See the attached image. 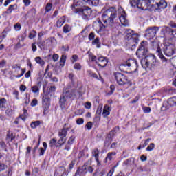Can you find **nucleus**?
<instances>
[{
	"label": "nucleus",
	"instance_id": "obj_1",
	"mask_svg": "<svg viewBox=\"0 0 176 176\" xmlns=\"http://www.w3.org/2000/svg\"><path fill=\"white\" fill-rule=\"evenodd\" d=\"M118 16V11L116 7H111L103 12L102 14V22L98 19L93 23V28L96 31V32H101L102 31H109L112 30L113 38H116L119 36V30L116 29L115 25V19Z\"/></svg>",
	"mask_w": 176,
	"mask_h": 176
},
{
	"label": "nucleus",
	"instance_id": "obj_2",
	"mask_svg": "<svg viewBox=\"0 0 176 176\" xmlns=\"http://www.w3.org/2000/svg\"><path fill=\"white\" fill-rule=\"evenodd\" d=\"M136 55L138 57L145 58L141 60V65L145 69L149 68V65L153 68H159L160 62L156 59V56L152 54H148V48L146 47V42L142 41L136 52Z\"/></svg>",
	"mask_w": 176,
	"mask_h": 176
},
{
	"label": "nucleus",
	"instance_id": "obj_3",
	"mask_svg": "<svg viewBox=\"0 0 176 176\" xmlns=\"http://www.w3.org/2000/svg\"><path fill=\"white\" fill-rule=\"evenodd\" d=\"M166 8H167V2L164 0H138V9L141 10H148V9L159 10Z\"/></svg>",
	"mask_w": 176,
	"mask_h": 176
},
{
	"label": "nucleus",
	"instance_id": "obj_4",
	"mask_svg": "<svg viewBox=\"0 0 176 176\" xmlns=\"http://www.w3.org/2000/svg\"><path fill=\"white\" fill-rule=\"evenodd\" d=\"M78 96V90L65 88L60 98V107L62 109L66 108L68 102Z\"/></svg>",
	"mask_w": 176,
	"mask_h": 176
},
{
	"label": "nucleus",
	"instance_id": "obj_5",
	"mask_svg": "<svg viewBox=\"0 0 176 176\" xmlns=\"http://www.w3.org/2000/svg\"><path fill=\"white\" fill-rule=\"evenodd\" d=\"M79 3L74 0L73 5L71 6L73 13L80 14L84 20H89L91 15V8L87 6L79 8Z\"/></svg>",
	"mask_w": 176,
	"mask_h": 176
},
{
	"label": "nucleus",
	"instance_id": "obj_6",
	"mask_svg": "<svg viewBox=\"0 0 176 176\" xmlns=\"http://www.w3.org/2000/svg\"><path fill=\"white\" fill-rule=\"evenodd\" d=\"M125 39L126 43L130 45V46H135L140 39L138 38V34L134 33L131 30H127L125 32Z\"/></svg>",
	"mask_w": 176,
	"mask_h": 176
},
{
	"label": "nucleus",
	"instance_id": "obj_7",
	"mask_svg": "<svg viewBox=\"0 0 176 176\" xmlns=\"http://www.w3.org/2000/svg\"><path fill=\"white\" fill-rule=\"evenodd\" d=\"M114 76L117 83L120 86L129 84V79L124 74L122 73H116L114 74Z\"/></svg>",
	"mask_w": 176,
	"mask_h": 176
},
{
	"label": "nucleus",
	"instance_id": "obj_8",
	"mask_svg": "<svg viewBox=\"0 0 176 176\" xmlns=\"http://www.w3.org/2000/svg\"><path fill=\"white\" fill-rule=\"evenodd\" d=\"M159 30H160V28L157 26L148 28L146 30V38L148 40L153 39L155 36H156V34L157 33V31H159Z\"/></svg>",
	"mask_w": 176,
	"mask_h": 176
},
{
	"label": "nucleus",
	"instance_id": "obj_9",
	"mask_svg": "<svg viewBox=\"0 0 176 176\" xmlns=\"http://www.w3.org/2000/svg\"><path fill=\"white\" fill-rule=\"evenodd\" d=\"M123 65L129 68L133 72H137L138 69V62L135 59H128Z\"/></svg>",
	"mask_w": 176,
	"mask_h": 176
},
{
	"label": "nucleus",
	"instance_id": "obj_10",
	"mask_svg": "<svg viewBox=\"0 0 176 176\" xmlns=\"http://www.w3.org/2000/svg\"><path fill=\"white\" fill-rule=\"evenodd\" d=\"M164 53L165 56H167L168 57H171L172 56H174V54H176L175 46L173 44L167 45L164 49Z\"/></svg>",
	"mask_w": 176,
	"mask_h": 176
},
{
	"label": "nucleus",
	"instance_id": "obj_11",
	"mask_svg": "<svg viewBox=\"0 0 176 176\" xmlns=\"http://www.w3.org/2000/svg\"><path fill=\"white\" fill-rule=\"evenodd\" d=\"M116 134V131L112 130L109 132V133L107 135L104 141V146H109L111 145V142L113 140V137H115V135Z\"/></svg>",
	"mask_w": 176,
	"mask_h": 176
},
{
	"label": "nucleus",
	"instance_id": "obj_12",
	"mask_svg": "<svg viewBox=\"0 0 176 176\" xmlns=\"http://www.w3.org/2000/svg\"><path fill=\"white\" fill-rule=\"evenodd\" d=\"M162 30L166 32V35L170 36V39H173V38L176 39V29L173 30L168 26H164Z\"/></svg>",
	"mask_w": 176,
	"mask_h": 176
},
{
	"label": "nucleus",
	"instance_id": "obj_13",
	"mask_svg": "<svg viewBox=\"0 0 176 176\" xmlns=\"http://www.w3.org/2000/svg\"><path fill=\"white\" fill-rule=\"evenodd\" d=\"M96 64H98V67H102V68H105L107 67V64H108V59L105 57H100L98 60H96Z\"/></svg>",
	"mask_w": 176,
	"mask_h": 176
},
{
	"label": "nucleus",
	"instance_id": "obj_14",
	"mask_svg": "<svg viewBox=\"0 0 176 176\" xmlns=\"http://www.w3.org/2000/svg\"><path fill=\"white\" fill-rule=\"evenodd\" d=\"M122 12L123 14L119 16V20L121 24H122V25H124L126 27L129 25V21H127V19L126 18V12H124V11H122Z\"/></svg>",
	"mask_w": 176,
	"mask_h": 176
},
{
	"label": "nucleus",
	"instance_id": "obj_15",
	"mask_svg": "<svg viewBox=\"0 0 176 176\" xmlns=\"http://www.w3.org/2000/svg\"><path fill=\"white\" fill-rule=\"evenodd\" d=\"M8 108V100L5 99V98H2L0 99V109L1 111H6Z\"/></svg>",
	"mask_w": 176,
	"mask_h": 176
},
{
	"label": "nucleus",
	"instance_id": "obj_16",
	"mask_svg": "<svg viewBox=\"0 0 176 176\" xmlns=\"http://www.w3.org/2000/svg\"><path fill=\"white\" fill-rule=\"evenodd\" d=\"M19 10V6L17 4L10 5L9 8L7 9L6 13L7 14H12V12H14V10Z\"/></svg>",
	"mask_w": 176,
	"mask_h": 176
},
{
	"label": "nucleus",
	"instance_id": "obj_17",
	"mask_svg": "<svg viewBox=\"0 0 176 176\" xmlns=\"http://www.w3.org/2000/svg\"><path fill=\"white\" fill-rule=\"evenodd\" d=\"M92 156L95 157L96 162H97L98 164H100V160L98 157H100V150L98 148H94L92 151Z\"/></svg>",
	"mask_w": 176,
	"mask_h": 176
},
{
	"label": "nucleus",
	"instance_id": "obj_18",
	"mask_svg": "<svg viewBox=\"0 0 176 176\" xmlns=\"http://www.w3.org/2000/svg\"><path fill=\"white\" fill-rule=\"evenodd\" d=\"M87 174V170H85V168L82 166L81 168H78L74 176H85Z\"/></svg>",
	"mask_w": 176,
	"mask_h": 176
},
{
	"label": "nucleus",
	"instance_id": "obj_19",
	"mask_svg": "<svg viewBox=\"0 0 176 176\" xmlns=\"http://www.w3.org/2000/svg\"><path fill=\"white\" fill-rule=\"evenodd\" d=\"M102 115L104 118H107V116H109V115H111V107L108 106V104L104 106Z\"/></svg>",
	"mask_w": 176,
	"mask_h": 176
},
{
	"label": "nucleus",
	"instance_id": "obj_20",
	"mask_svg": "<svg viewBox=\"0 0 176 176\" xmlns=\"http://www.w3.org/2000/svg\"><path fill=\"white\" fill-rule=\"evenodd\" d=\"M54 42H56V38L54 37H50L49 38H47L45 40V47L47 49V47H50V46H52V45H53V43H54Z\"/></svg>",
	"mask_w": 176,
	"mask_h": 176
},
{
	"label": "nucleus",
	"instance_id": "obj_21",
	"mask_svg": "<svg viewBox=\"0 0 176 176\" xmlns=\"http://www.w3.org/2000/svg\"><path fill=\"white\" fill-rule=\"evenodd\" d=\"M68 130H69V128H63L58 132V137H62L65 138L67 137V134H68Z\"/></svg>",
	"mask_w": 176,
	"mask_h": 176
},
{
	"label": "nucleus",
	"instance_id": "obj_22",
	"mask_svg": "<svg viewBox=\"0 0 176 176\" xmlns=\"http://www.w3.org/2000/svg\"><path fill=\"white\" fill-rule=\"evenodd\" d=\"M157 53L159 58L162 60V63H167V58L164 57V55H163V52H162V50L159 47L157 49Z\"/></svg>",
	"mask_w": 176,
	"mask_h": 176
},
{
	"label": "nucleus",
	"instance_id": "obj_23",
	"mask_svg": "<svg viewBox=\"0 0 176 176\" xmlns=\"http://www.w3.org/2000/svg\"><path fill=\"white\" fill-rule=\"evenodd\" d=\"M65 142H67V138L60 137L56 142V148H60V146H63V145L65 144Z\"/></svg>",
	"mask_w": 176,
	"mask_h": 176
},
{
	"label": "nucleus",
	"instance_id": "obj_24",
	"mask_svg": "<svg viewBox=\"0 0 176 176\" xmlns=\"http://www.w3.org/2000/svg\"><path fill=\"white\" fill-rule=\"evenodd\" d=\"M37 45L41 50H45V49H47L46 48V43H45L44 41H42L41 38H38Z\"/></svg>",
	"mask_w": 176,
	"mask_h": 176
},
{
	"label": "nucleus",
	"instance_id": "obj_25",
	"mask_svg": "<svg viewBox=\"0 0 176 176\" xmlns=\"http://www.w3.org/2000/svg\"><path fill=\"white\" fill-rule=\"evenodd\" d=\"M113 156H116V152L109 153L104 160V162L107 163V162H111V160H112Z\"/></svg>",
	"mask_w": 176,
	"mask_h": 176
},
{
	"label": "nucleus",
	"instance_id": "obj_26",
	"mask_svg": "<svg viewBox=\"0 0 176 176\" xmlns=\"http://www.w3.org/2000/svg\"><path fill=\"white\" fill-rule=\"evenodd\" d=\"M64 23H65V18H64V16H62L61 18H60L57 22H56V26L60 28L61 27H63V25L64 24Z\"/></svg>",
	"mask_w": 176,
	"mask_h": 176
},
{
	"label": "nucleus",
	"instance_id": "obj_27",
	"mask_svg": "<svg viewBox=\"0 0 176 176\" xmlns=\"http://www.w3.org/2000/svg\"><path fill=\"white\" fill-rule=\"evenodd\" d=\"M14 138H16V136L13 135V133L8 132L6 138L8 142H12Z\"/></svg>",
	"mask_w": 176,
	"mask_h": 176
},
{
	"label": "nucleus",
	"instance_id": "obj_28",
	"mask_svg": "<svg viewBox=\"0 0 176 176\" xmlns=\"http://www.w3.org/2000/svg\"><path fill=\"white\" fill-rule=\"evenodd\" d=\"M72 30V27H71V25L66 24L64 25L63 27V32H65V34H68V32H71Z\"/></svg>",
	"mask_w": 176,
	"mask_h": 176
},
{
	"label": "nucleus",
	"instance_id": "obj_29",
	"mask_svg": "<svg viewBox=\"0 0 176 176\" xmlns=\"http://www.w3.org/2000/svg\"><path fill=\"white\" fill-rule=\"evenodd\" d=\"M35 61L37 64H39L41 66L45 65V60L41 58V56H37L35 58Z\"/></svg>",
	"mask_w": 176,
	"mask_h": 176
},
{
	"label": "nucleus",
	"instance_id": "obj_30",
	"mask_svg": "<svg viewBox=\"0 0 176 176\" xmlns=\"http://www.w3.org/2000/svg\"><path fill=\"white\" fill-rule=\"evenodd\" d=\"M92 45H96V47H101V43H100V38L97 37L92 41Z\"/></svg>",
	"mask_w": 176,
	"mask_h": 176
},
{
	"label": "nucleus",
	"instance_id": "obj_31",
	"mask_svg": "<svg viewBox=\"0 0 176 176\" xmlns=\"http://www.w3.org/2000/svg\"><path fill=\"white\" fill-rule=\"evenodd\" d=\"M84 170L87 171V173H90L91 174L94 171V168L90 166L84 165Z\"/></svg>",
	"mask_w": 176,
	"mask_h": 176
},
{
	"label": "nucleus",
	"instance_id": "obj_32",
	"mask_svg": "<svg viewBox=\"0 0 176 176\" xmlns=\"http://www.w3.org/2000/svg\"><path fill=\"white\" fill-rule=\"evenodd\" d=\"M99 2H100V0H89L88 1V3L90 6H98Z\"/></svg>",
	"mask_w": 176,
	"mask_h": 176
},
{
	"label": "nucleus",
	"instance_id": "obj_33",
	"mask_svg": "<svg viewBox=\"0 0 176 176\" xmlns=\"http://www.w3.org/2000/svg\"><path fill=\"white\" fill-rule=\"evenodd\" d=\"M54 146L57 147V140L53 138L50 140L49 146L53 148Z\"/></svg>",
	"mask_w": 176,
	"mask_h": 176
},
{
	"label": "nucleus",
	"instance_id": "obj_34",
	"mask_svg": "<svg viewBox=\"0 0 176 176\" xmlns=\"http://www.w3.org/2000/svg\"><path fill=\"white\" fill-rule=\"evenodd\" d=\"M32 91L34 93V94H39V86L34 85L32 87Z\"/></svg>",
	"mask_w": 176,
	"mask_h": 176
},
{
	"label": "nucleus",
	"instance_id": "obj_35",
	"mask_svg": "<svg viewBox=\"0 0 176 176\" xmlns=\"http://www.w3.org/2000/svg\"><path fill=\"white\" fill-rule=\"evenodd\" d=\"M87 74L89 76H91V78H94L95 79H98V76L97 75V74L91 72V70H88Z\"/></svg>",
	"mask_w": 176,
	"mask_h": 176
},
{
	"label": "nucleus",
	"instance_id": "obj_36",
	"mask_svg": "<svg viewBox=\"0 0 176 176\" xmlns=\"http://www.w3.org/2000/svg\"><path fill=\"white\" fill-rule=\"evenodd\" d=\"M40 124H41L40 121L32 122L30 124V127H32V129H36V127H38V126H39Z\"/></svg>",
	"mask_w": 176,
	"mask_h": 176
},
{
	"label": "nucleus",
	"instance_id": "obj_37",
	"mask_svg": "<svg viewBox=\"0 0 176 176\" xmlns=\"http://www.w3.org/2000/svg\"><path fill=\"white\" fill-rule=\"evenodd\" d=\"M130 5L132 8H138V0H131L130 1Z\"/></svg>",
	"mask_w": 176,
	"mask_h": 176
},
{
	"label": "nucleus",
	"instance_id": "obj_38",
	"mask_svg": "<svg viewBox=\"0 0 176 176\" xmlns=\"http://www.w3.org/2000/svg\"><path fill=\"white\" fill-rule=\"evenodd\" d=\"M12 69H14V72H19L21 69V66L19 64H15L12 66Z\"/></svg>",
	"mask_w": 176,
	"mask_h": 176
},
{
	"label": "nucleus",
	"instance_id": "obj_39",
	"mask_svg": "<svg viewBox=\"0 0 176 176\" xmlns=\"http://www.w3.org/2000/svg\"><path fill=\"white\" fill-rule=\"evenodd\" d=\"M155 149V144L153 143L150 144V145L146 148L148 152H152Z\"/></svg>",
	"mask_w": 176,
	"mask_h": 176
},
{
	"label": "nucleus",
	"instance_id": "obj_40",
	"mask_svg": "<svg viewBox=\"0 0 176 176\" xmlns=\"http://www.w3.org/2000/svg\"><path fill=\"white\" fill-rule=\"evenodd\" d=\"M75 136H71L69 138V140H68V141H67V144H68V145H73L74 144V141H75Z\"/></svg>",
	"mask_w": 176,
	"mask_h": 176
},
{
	"label": "nucleus",
	"instance_id": "obj_41",
	"mask_svg": "<svg viewBox=\"0 0 176 176\" xmlns=\"http://www.w3.org/2000/svg\"><path fill=\"white\" fill-rule=\"evenodd\" d=\"M35 36H36V31L32 30V32H30V33L29 34L30 39H34Z\"/></svg>",
	"mask_w": 176,
	"mask_h": 176
},
{
	"label": "nucleus",
	"instance_id": "obj_42",
	"mask_svg": "<svg viewBox=\"0 0 176 176\" xmlns=\"http://www.w3.org/2000/svg\"><path fill=\"white\" fill-rule=\"evenodd\" d=\"M28 113H27V110L24 109L23 110V114L20 116V118L22 119V120H25V119H27V116H28Z\"/></svg>",
	"mask_w": 176,
	"mask_h": 176
},
{
	"label": "nucleus",
	"instance_id": "obj_43",
	"mask_svg": "<svg viewBox=\"0 0 176 176\" xmlns=\"http://www.w3.org/2000/svg\"><path fill=\"white\" fill-rule=\"evenodd\" d=\"M151 140V138H148L146 140H142V148H145L148 144H149V142Z\"/></svg>",
	"mask_w": 176,
	"mask_h": 176
},
{
	"label": "nucleus",
	"instance_id": "obj_44",
	"mask_svg": "<svg viewBox=\"0 0 176 176\" xmlns=\"http://www.w3.org/2000/svg\"><path fill=\"white\" fill-rule=\"evenodd\" d=\"M85 129H87V130H91V129H93V122H88L85 125Z\"/></svg>",
	"mask_w": 176,
	"mask_h": 176
},
{
	"label": "nucleus",
	"instance_id": "obj_45",
	"mask_svg": "<svg viewBox=\"0 0 176 176\" xmlns=\"http://www.w3.org/2000/svg\"><path fill=\"white\" fill-rule=\"evenodd\" d=\"M131 162H133V159L126 160L123 162V166H131Z\"/></svg>",
	"mask_w": 176,
	"mask_h": 176
},
{
	"label": "nucleus",
	"instance_id": "obj_46",
	"mask_svg": "<svg viewBox=\"0 0 176 176\" xmlns=\"http://www.w3.org/2000/svg\"><path fill=\"white\" fill-rule=\"evenodd\" d=\"M52 8H53V5L52 3H47L45 7V12H50L52 10Z\"/></svg>",
	"mask_w": 176,
	"mask_h": 176
},
{
	"label": "nucleus",
	"instance_id": "obj_47",
	"mask_svg": "<svg viewBox=\"0 0 176 176\" xmlns=\"http://www.w3.org/2000/svg\"><path fill=\"white\" fill-rule=\"evenodd\" d=\"M47 91L48 93H54V91H56V86H51L50 88L47 89Z\"/></svg>",
	"mask_w": 176,
	"mask_h": 176
},
{
	"label": "nucleus",
	"instance_id": "obj_48",
	"mask_svg": "<svg viewBox=\"0 0 176 176\" xmlns=\"http://www.w3.org/2000/svg\"><path fill=\"white\" fill-rule=\"evenodd\" d=\"M50 101V98L47 95H44L43 96V102H49Z\"/></svg>",
	"mask_w": 176,
	"mask_h": 176
},
{
	"label": "nucleus",
	"instance_id": "obj_49",
	"mask_svg": "<svg viewBox=\"0 0 176 176\" xmlns=\"http://www.w3.org/2000/svg\"><path fill=\"white\" fill-rule=\"evenodd\" d=\"M85 120L83 118H78L76 120V124L78 125L83 124Z\"/></svg>",
	"mask_w": 176,
	"mask_h": 176
},
{
	"label": "nucleus",
	"instance_id": "obj_50",
	"mask_svg": "<svg viewBox=\"0 0 176 176\" xmlns=\"http://www.w3.org/2000/svg\"><path fill=\"white\" fill-rule=\"evenodd\" d=\"M25 68L24 69H21V74H18L16 76H15V78H21V76H23V75H24V74H25Z\"/></svg>",
	"mask_w": 176,
	"mask_h": 176
},
{
	"label": "nucleus",
	"instance_id": "obj_51",
	"mask_svg": "<svg viewBox=\"0 0 176 176\" xmlns=\"http://www.w3.org/2000/svg\"><path fill=\"white\" fill-rule=\"evenodd\" d=\"M74 69H78V71H80L82 69V65L79 63H75L74 66Z\"/></svg>",
	"mask_w": 176,
	"mask_h": 176
},
{
	"label": "nucleus",
	"instance_id": "obj_52",
	"mask_svg": "<svg viewBox=\"0 0 176 176\" xmlns=\"http://www.w3.org/2000/svg\"><path fill=\"white\" fill-rule=\"evenodd\" d=\"M89 60H91V61H96V60L97 59V56L93 55L91 53H89Z\"/></svg>",
	"mask_w": 176,
	"mask_h": 176
},
{
	"label": "nucleus",
	"instance_id": "obj_53",
	"mask_svg": "<svg viewBox=\"0 0 176 176\" xmlns=\"http://www.w3.org/2000/svg\"><path fill=\"white\" fill-rule=\"evenodd\" d=\"M143 111H144V113H150L151 107H145L143 108Z\"/></svg>",
	"mask_w": 176,
	"mask_h": 176
},
{
	"label": "nucleus",
	"instance_id": "obj_54",
	"mask_svg": "<svg viewBox=\"0 0 176 176\" xmlns=\"http://www.w3.org/2000/svg\"><path fill=\"white\" fill-rule=\"evenodd\" d=\"M14 29L16 31H20V30H21V25H20V23H16L14 25Z\"/></svg>",
	"mask_w": 176,
	"mask_h": 176
},
{
	"label": "nucleus",
	"instance_id": "obj_55",
	"mask_svg": "<svg viewBox=\"0 0 176 176\" xmlns=\"http://www.w3.org/2000/svg\"><path fill=\"white\" fill-rule=\"evenodd\" d=\"M23 2L25 6H30L31 5V0H23Z\"/></svg>",
	"mask_w": 176,
	"mask_h": 176
},
{
	"label": "nucleus",
	"instance_id": "obj_56",
	"mask_svg": "<svg viewBox=\"0 0 176 176\" xmlns=\"http://www.w3.org/2000/svg\"><path fill=\"white\" fill-rule=\"evenodd\" d=\"M46 150H45L43 148H40L39 149V156H43L45 155V152Z\"/></svg>",
	"mask_w": 176,
	"mask_h": 176
},
{
	"label": "nucleus",
	"instance_id": "obj_57",
	"mask_svg": "<svg viewBox=\"0 0 176 176\" xmlns=\"http://www.w3.org/2000/svg\"><path fill=\"white\" fill-rule=\"evenodd\" d=\"M6 65V60H2L0 61V68H3Z\"/></svg>",
	"mask_w": 176,
	"mask_h": 176
},
{
	"label": "nucleus",
	"instance_id": "obj_58",
	"mask_svg": "<svg viewBox=\"0 0 176 176\" xmlns=\"http://www.w3.org/2000/svg\"><path fill=\"white\" fill-rule=\"evenodd\" d=\"M95 34H94V32H91L89 35V41H93L95 38Z\"/></svg>",
	"mask_w": 176,
	"mask_h": 176
},
{
	"label": "nucleus",
	"instance_id": "obj_59",
	"mask_svg": "<svg viewBox=\"0 0 176 176\" xmlns=\"http://www.w3.org/2000/svg\"><path fill=\"white\" fill-rule=\"evenodd\" d=\"M6 168V166L3 163H0V173L1 171H3Z\"/></svg>",
	"mask_w": 176,
	"mask_h": 176
},
{
	"label": "nucleus",
	"instance_id": "obj_60",
	"mask_svg": "<svg viewBox=\"0 0 176 176\" xmlns=\"http://www.w3.org/2000/svg\"><path fill=\"white\" fill-rule=\"evenodd\" d=\"M72 145H71V144H68V143H67L66 144H65V151H70L71 150V146H72Z\"/></svg>",
	"mask_w": 176,
	"mask_h": 176
},
{
	"label": "nucleus",
	"instance_id": "obj_61",
	"mask_svg": "<svg viewBox=\"0 0 176 176\" xmlns=\"http://www.w3.org/2000/svg\"><path fill=\"white\" fill-rule=\"evenodd\" d=\"M0 146L2 149H5L6 148V143L3 141L0 142Z\"/></svg>",
	"mask_w": 176,
	"mask_h": 176
},
{
	"label": "nucleus",
	"instance_id": "obj_62",
	"mask_svg": "<svg viewBox=\"0 0 176 176\" xmlns=\"http://www.w3.org/2000/svg\"><path fill=\"white\" fill-rule=\"evenodd\" d=\"M71 60L73 63H75V61H78V55H73Z\"/></svg>",
	"mask_w": 176,
	"mask_h": 176
},
{
	"label": "nucleus",
	"instance_id": "obj_63",
	"mask_svg": "<svg viewBox=\"0 0 176 176\" xmlns=\"http://www.w3.org/2000/svg\"><path fill=\"white\" fill-rule=\"evenodd\" d=\"M173 76H175V78L173 81V86H175V87H176V72H173Z\"/></svg>",
	"mask_w": 176,
	"mask_h": 176
},
{
	"label": "nucleus",
	"instance_id": "obj_64",
	"mask_svg": "<svg viewBox=\"0 0 176 176\" xmlns=\"http://www.w3.org/2000/svg\"><path fill=\"white\" fill-rule=\"evenodd\" d=\"M52 59H53L54 61H57V60H58V54H54L52 56Z\"/></svg>",
	"mask_w": 176,
	"mask_h": 176
}]
</instances>
